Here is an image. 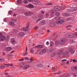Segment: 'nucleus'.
<instances>
[{
	"label": "nucleus",
	"mask_w": 77,
	"mask_h": 77,
	"mask_svg": "<svg viewBox=\"0 0 77 77\" xmlns=\"http://www.w3.org/2000/svg\"><path fill=\"white\" fill-rule=\"evenodd\" d=\"M73 62H77V60H76L74 59H73Z\"/></svg>",
	"instance_id": "09e8293b"
},
{
	"label": "nucleus",
	"mask_w": 77,
	"mask_h": 77,
	"mask_svg": "<svg viewBox=\"0 0 77 77\" xmlns=\"http://www.w3.org/2000/svg\"><path fill=\"white\" fill-rule=\"evenodd\" d=\"M7 67H8V65H9V66H12V64H7Z\"/></svg>",
	"instance_id": "864d4df0"
},
{
	"label": "nucleus",
	"mask_w": 77,
	"mask_h": 77,
	"mask_svg": "<svg viewBox=\"0 0 77 77\" xmlns=\"http://www.w3.org/2000/svg\"><path fill=\"white\" fill-rule=\"evenodd\" d=\"M65 39H66L65 38H63L61 40V42L60 41V45H63V44H65Z\"/></svg>",
	"instance_id": "1a4fd4ad"
},
{
	"label": "nucleus",
	"mask_w": 77,
	"mask_h": 77,
	"mask_svg": "<svg viewBox=\"0 0 77 77\" xmlns=\"http://www.w3.org/2000/svg\"><path fill=\"white\" fill-rule=\"evenodd\" d=\"M10 24L11 25V26H14V23L12 22L11 21L10 22Z\"/></svg>",
	"instance_id": "a878e982"
},
{
	"label": "nucleus",
	"mask_w": 77,
	"mask_h": 77,
	"mask_svg": "<svg viewBox=\"0 0 77 77\" xmlns=\"http://www.w3.org/2000/svg\"><path fill=\"white\" fill-rule=\"evenodd\" d=\"M74 69H75L76 70V71H77V66L75 67Z\"/></svg>",
	"instance_id": "338daca9"
},
{
	"label": "nucleus",
	"mask_w": 77,
	"mask_h": 77,
	"mask_svg": "<svg viewBox=\"0 0 77 77\" xmlns=\"http://www.w3.org/2000/svg\"><path fill=\"white\" fill-rule=\"evenodd\" d=\"M33 14L32 12H27L25 13V15L27 17H29L30 15H32Z\"/></svg>",
	"instance_id": "39448f33"
},
{
	"label": "nucleus",
	"mask_w": 77,
	"mask_h": 77,
	"mask_svg": "<svg viewBox=\"0 0 77 77\" xmlns=\"http://www.w3.org/2000/svg\"><path fill=\"white\" fill-rule=\"evenodd\" d=\"M5 66L4 65H2L0 66V68L3 69L5 68Z\"/></svg>",
	"instance_id": "e433bc0d"
},
{
	"label": "nucleus",
	"mask_w": 77,
	"mask_h": 77,
	"mask_svg": "<svg viewBox=\"0 0 77 77\" xmlns=\"http://www.w3.org/2000/svg\"><path fill=\"white\" fill-rule=\"evenodd\" d=\"M5 39H6V37L4 35H2V36L0 37V41L1 42L5 41Z\"/></svg>",
	"instance_id": "0eeeda50"
},
{
	"label": "nucleus",
	"mask_w": 77,
	"mask_h": 77,
	"mask_svg": "<svg viewBox=\"0 0 77 77\" xmlns=\"http://www.w3.org/2000/svg\"><path fill=\"white\" fill-rule=\"evenodd\" d=\"M73 10H74V11H77V8H73Z\"/></svg>",
	"instance_id": "de8ad7c7"
},
{
	"label": "nucleus",
	"mask_w": 77,
	"mask_h": 77,
	"mask_svg": "<svg viewBox=\"0 0 77 77\" xmlns=\"http://www.w3.org/2000/svg\"><path fill=\"white\" fill-rule=\"evenodd\" d=\"M54 10H52L51 11V13H53L54 14L56 11H60L61 9H62V8L60 6L55 7L54 8Z\"/></svg>",
	"instance_id": "7ed1b4c3"
},
{
	"label": "nucleus",
	"mask_w": 77,
	"mask_h": 77,
	"mask_svg": "<svg viewBox=\"0 0 77 77\" xmlns=\"http://www.w3.org/2000/svg\"><path fill=\"white\" fill-rule=\"evenodd\" d=\"M71 71H74V67H72L71 68Z\"/></svg>",
	"instance_id": "603ef678"
},
{
	"label": "nucleus",
	"mask_w": 77,
	"mask_h": 77,
	"mask_svg": "<svg viewBox=\"0 0 77 77\" xmlns=\"http://www.w3.org/2000/svg\"><path fill=\"white\" fill-rule=\"evenodd\" d=\"M26 51H27V47H26ZM27 54H28V52H26L25 54H23V55L24 56H26V55H27Z\"/></svg>",
	"instance_id": "6ab92c4d"
},
{
	"label": "nucleus",
	"mask_w": 77,
	"mask_h": 77,
	"mask_svg": "<svg viewBox=\"0 0 77 77\" xmlns=\"http://www.w3.org/2000/svg\"><path fill=\"white\" fill-rule=\"evenodd\" d=\"M12 50V48L10 47H6L4 48V51H6V52L10 51H11Z\"/></svg>",
	"instance_id": "423d86ee"
},
{
	"label": "nucleus",
	"mask_w": 77,
	"mask_h": 77,
	"mask_svg": "<svg viewBox=\"0 0 77 77\" xmlns=\"http://www.w3.org/2000/svg\"><path fill=\"white\" fill-rule=\"evenodd\" d=\"M29 2L28 0H24L23 3L24 4H27Z\"/></svg>",
	"instance_id": "4be33fe9"
},
{
	"label": "nucleus",
	"mask_w": 77,
	"mask_h": 77,
	"mask_svg": "<svg viewBox=\"0 0 77 77\" xmlns=\"http://www.w3.org/2000/svg\"><path fill=\"white\" fill-rule=\"evenodd\" d=\"M13 32H17V30L16 29H13Z\"/></svg>",
	"instance_id": "3c124183"
},
{
	"label": "nucleus",
	"mask_w": 77,
	"mask_h": 77,
	"mask_svg": "<svg viewBox=\"0 0 77 77\" xmlns=\"http://www.w3.org/2000/svg\"><path fill=\"white\" fill-rule=\"evenodd\" d=\"M17 15V14H14L13 15V17H16Z\"/></svg>",
	"instance_id": "bf43d9fd"
},
{
	"label": "nucleus",
	"mask_w": 77,
	"mask_h": 77,
	"mask_svg": "<svg viewBox=\"0 0 77 77\" xmlns=\"http://www.w3.org/2000/svg\"><path fill=\"white\" fill-rule=\"evenodd\" d=\"M68 51L69 52H71V54H74V51L72 50V48H69L68 49Z\"/></svg>",
	"instance_id": "9b49d317"
},
{
	"label": "nucleus",
	"mask_w": 77,
	"mask_h": 77,
	"mask_svg": "<svg viewBox=\"0 0 77 77\" xmlns=\"http://www.w3.org/2000/svg\"><path fill=\"white\" fill-rule=\"evenodd\" d=\"M41 23L42 25H45V21L44 20H42V21Z\"/></svg>",
	"instance_id": "393cba45"
},
{
	"label": "nucleus",
	"mask_w": 77,
	"mask_h": 77,
	"mask_svg": "<svg viewBox=\"0 0 77 77\" xmlns=\"http://www.w3.org/2000/svg\"><path fill=\"white\" fill-rule=\"evenodd\" d=\"M29 26H30V23H27L26 26V29H27V28H28V27H29Z\"/></svg>",
	"instance_id": "7c9ffc66"
},
{
	"label": "nucleus",
	"mask_w": 77,
	"mask_h": 77,
	"mask_svg": "<svg viewBox=\"0 0 77 77\" xmlns=\"http://www.w3.org/2000/svg\"><path fill=\"white\" fill-rule=\"evenodd\" d=\"M38 26H36L34 28L35 29V30H37V29H38Z\"/></svg>",
	"instance_id": "79ce46f5"
},
{
	"label": "nucleus",
	"mask_w": 77,
	"mask_h": 77,
	"mask_svg": "<svg viewBox=\"0 0 77 77\" xmlns=\"http://www.w3.org/2000/svg\"><path fill=\"white\" fill-rule=\"evenodd\" d=\"M49 42H47L46 43V45H49Z\"/></svg>",
	"instance_id": "5fc2aeb1"
},
{
	"label": "nucleus",
	"mask_w": 77,
	"mask_h": 77,
	"mask_svg": "<svg viewBox=\"0 0 77 77\" xmlns=\"http://www.w3.org/2000/svg\"><path fill=\"white\" fill-rule=\"evenodd\" d=\"M28 7L29 8H34L33 5L32 4H29L28 5Z\"/></svg>",
	"instance_id": "4468645a"
},
{
	"label": "nucleus",
	"mask_w": 77,
	"mask_h": 77,
	"mask_svg": "<svg viewBox=\"0 0 77 77\" xmlns=\"http://www.w3.org/2000/svg\"><path fill=\"white\" fill-rule=\"evenodd\" d=\"M53 69L52 71L53 72H54V71H56L57 70V69L56 68L52 67Z\"/></svg>",
	"instance_id": "2f4dec72"
},
{
	"label": "nucleus",
	"mask_w": 77,
	"mask_h": 77,
	"mask_svg": "<svg viewBox=\"0 0 77 77\" xmlns=\"http://www.w3.org/2000/svg\"><path fill=\"white\" fill-rule=\"evenodd\" d=\"M49 15H50V14H49L48 13H46V17H49Z\"/></svg>",
	"instance_id": "c03bdc74"
},
{
	"label": "nucleus",
	"mask_w": 77,
	"mask_h": 77,
	"mask_svg": "<svg viewBox=\"0 0 77 77\" xmlns=\"http://www.w3.org/2000/svg\"><path fill=\"white\" fill-rule=\"evenodd\" d=\"M19 67H20V68H23V67H25V69H27V68H29V67H30V65H27L26 63H23L20 64Z\"/></svg>",
	"instance_id": "20e7f679"
},
{
	"label": "nucleus",
	"mask_w": 77,
	"mask_h": 77,
	"mask_svg": "<svg viewBox=\"0 0 77 77\" xmlns=\"http://www.w3.org/2000/svg\"><path fill=\"white\" fill-rule=\"evenodd\" d=\"M51 17H54V14H52L50 15Z\"/></svg>",
	"instance_id": "49530a36"
},
{
	"label": "nucleus",
	"mask_w": 77,
	"mask_h": 77,
	"mask_svg": "<svg viewBox=\"0 0 77 77\" xmlns=\"http://www.w3.org/2000/svg\"><path fill=\"white\" fill-rule=\"evenodd\" d=\"M23 60H24V59L23 58L19 60V61H23Z\"/></svg>",
	"instance_id": "4d7b16f0"
},
{
	"label": "nucleus",
	"mask_w": 77,
	"mask_h": 77,
	"mask_svg": "<svg viewBox=\"0 0 77 77\" xmlns=\"http://www.w3.org/2000/svg\"><path fill=\"white\" fill-rule=\"evenodd\" d=\"M5 60V58L3 57L0 58V62H2V61Z\"/></svg>",
	"instance_id": "cd10ccee"
},
{
	"label": "nucleus",
	"mask_w": 77,
	"mask_h": 77,
	"mask_svg": "<svg viewBox=\"0 0 77 77\" xmlns=\"http://www.w3.org/2000/svg\"><path fill=\"white\" fill-rule=\"evenodd\" d=\"M7 57H12L13 56V55L12 54H8L7 55Z\"/></svg>",
	"instance_id": "473e14b6"
},
{
	"label": "nucleus",
	"mask_w": 77,
	"mask_h": 77,
	"mask_svg": "<svg viewBox=\"0 0 77 77\" xmlns=\"http://www.w3.org/2000/svg\"><path fill=\"white\" fill-rule=\"evenodd\" d=\"M61 73H62V72L61 71H59L58 72V74H61Z\"/></svg>",
	"instance_id": "680f3d73"
},
{
	"label": "nucleus",
	"mask_w": 77,
	"mask_h": 77,
	"mask_svg": "<svg viewBox=\"0 0 77 77\" xmlns=\"http://www.w3.org/2000/svg\"><path fill=\"white\" fill-rule=\"evenodd\" d=\"M6 77H12V76L8 75L6 76Z\"/></svg>",
	"instance_id": "774afa93"
},
{
	"label": "nucleus",
	"mask_w": 77,
	"mask_h": 77,
	"mask_svg": "<svg viewBox=\"0 0 77 77\" xmlns=\"http://www.w3.org/2000/svg\"><path fill=\"white\" fill-rule=\"evenodd\" d=\"M64 16H65V17H68V16H69L70 15V14H66L65 13L64 15H63Z\"/></svg>",
	"instance_id": "c85d7f7f"
},
{
	"label": "nucleus",
	"mask_w": 77,
	"mask_h": 77,
	"mask_svg": "<svg viewBox=\"0 0 77 77\" xmlns=\"http://www.w3.org/2000/svg\"><path fill=\"white\" fill-rule=\"evenodd\" d=\"M4 21H5V22H6L7 21V19L5 18L4 19Z\"/></svg>",
	"instance_id": "13d9d810"
},
{
	"label": "nucleus",
	"mask_w": 77,
	"mask_h": 77,
	"mask_svg": "<svg viewBox=\"0 0 77 77\" xmlns=\"http://www.w3.org/2000/svg\"><path fill=\"white\" fill-rule=\"evenodd\" d=\"M41 13L42 14H44V13H45V12H44V11H41Z\"/></svg>",
	"instance_id": "69168bd1"
},
{
	"label": "nucleus",
	"mask_w": 77,
	"mask_h": 77,
	"mask_svg": "<svg viewBox=\"0 0 77 77\" xmlns=\"http://www.w3.org/2000/svg\"><path fill=\"white\" fill-rule=\"evenodd\" d=\"M72 27V26L71 25H69V26H66V28H67V30H69V27Z\"/></svg>",
	"instance_id": "a211bd4d"
},
{
	"label": "nucleus",
	"mask_w": 77,
	"mask_h": 77,
	"mask_svg": "<svg viewBox=\"0 0 77 77\" xmlns=\"http://www.w3.org/2000/svg\"><path fill=\"white\" fill-rule=\"evenodd\" d=\"M64 62V63H62L61 64L62 65H65V62Z\"/></svg>",
	"instance_id": "0e129e2a"
},
{
	"label": "nucleus",
	"mask_w": 77,
	"mask_h": 77,
	"mask_svg": "<svg viewBox=\"0 0 77 77\" xmlns=\"http://www.w3.org/2000/svg\"><path fill=\"white\" fill-rule=\"evenodd\" d=\"M55 15H57V16H58L60 15V13L59 12H57L56 13Z\"/></svg>",
	"instance_id": "c9c22d12"
},
{
	"label": "nucleus",
	"mask_w": 77,
	"mask_h": 77,
	"mask_svg": "<svg viewBox=\"0 0 77 77\" xmlns=\"http://www.w3.org/2000/svg\"><path fill=\"white\" fill-rule=\"evenodd\" d=\"M11 20H13V21L15 23H16L17 21V19H16L15 18H12L11 19Z\"/></svg>",
	"instance_id": "5701e85b"
},
{
	"label": "nucleus",
	"mask_w": 77,
	"mask_h": 77,
	"mask_svg": "<svg viewBox=\"0 0 77 77\" xmlns=\"http://www.w3.org/2000/svg\"><path fill=\"white\" fill-rule=\"evenodd\" d=\"M31 53H33L34 52V51L33 50V49H31Z\"/></svg>",
	"instance_id": "8fccbe9b"
},
{
	"label": "nucleus",
	"mask_w": 77,
	"mask_h": 77,
	"mask_svg": "<svg viewBox=\"0 0 77 77\" xmlns=\"http://www.w3.org/2000/svg\"><path fill=\"white\" fill-rule=\"evenodd\" d=\"M68 53H69V52L67 51H61L60 52H58L57 54L58 55L61 56V57H63Z\"/></svg>",
	"instance_id": "f03ea898"
},
{
	"label": "nucleus",
	"mask_w": 77,
	"mask_h": 77,
	"mask_svg": "<svg viewBox=\"0 0 77 77\" xmlns=\"http://www.w3.org/2000/svg\"><path fill=\"white\" fill-rule=\"evenodd\" d=\"M66 59H63L62 60V62H63V61H66Z\"/></svg>",
	"instance_id": "e2e57ef3"
},
{
	"label": "nucleus",
	"mask_w": 77,
	"mask_h": 77,
	"mask_svg": "<svg viewBox=\"0 0 77 77\" xmlns=\"http://www.w3.org/2000/svg\"><path fill=\"white\" fill-rule=\"evenodd\" d=\"M67 37L69 38H72V37H73V36L72 34H71L70 35H67Z\"/></svg>",
	"instance_id": "412c9836"
},
{
	"label": "nucleus",
	"mask_w": 77,
	"mask_h": 77,
	"mask_svg": "<svg viewBox=\"0 0 77 77\" xmlns=\"http://www.w3.org/2000/svg\"><path fill=\"white\" fill-rule=\"evenodd\" d=\"M74 8H72L71 10H70V12H74V10H73Z\"/></svg>",
	"instance_id": "ea45409f"
},
{
	"label": "nucleus",
	"mask_w": 77,
	"mask_h": 77,
	"mask_svg": "<svg viewBox=\"0 0 77 77\" xmlns=\"http://www.w3.org/2000/svg\"><path fill=\"white\" fill-rule=\"evenodd\" d=\"M21 30L22 31H29V29L28 28H23L21 29Z\"/></svg>",
	"instance_id": "ddd939ff"
},
{
	"label": "nucleus",
	"mask_w": 77,
	"mask_h": 77,
	"mask_svg": "<svg viewBox=\"0 0 77 77\" xmlns=\"http://www.w3.org/2000/svg\"><path fill=\"white\" fill-rule=\"evenodd\" d=\"M44 47V46L42 45H38L35 47L34 48H42Z\"/></svg>",
	"instance_id": "9d476101"
},
{
	"label": "nucleus",
	"mask_w": 77,
	"mask_h": 77,
	"mask_svg": "<svg viewBox=\"0 0 77 77\" xmlns=\"http://www.w3.org/2000/svg\"><path fill=\"white\" fill-rule=\"evenodd\" d=\"M70 43H71V44H72V43H74V41H73V40H70Z\"/></svg>",
	"instance_id": "6e6d98bb"
},
{
	"label": "nucleus",
	"mask_w": 77,
	"mask_h": 77,
	"mask_svg": "<svg viewBox=\"0 0 77 77\" xmlns=\"http://www.w3.org/2000/svg\"><path fill=\"white\" fill-rule=\"evenodd\" d=\"M42 51L43 53H45L47 51V50H46V49L44 48L42 50Z\"/></svg>",
	"instance_id": "bb28decb"
},
{
	"label": "nucleus",
	"mask_w": 77,
	"mask_h": 77,
	"mask_svg": "<svg viewBox=\"0 0 77 77\" xmlns=\"http://www.w3.org/2000/svg\"><path fill=\"white\" fill-rule=\"evenodd\" d=\"M56 55V53H54V52H53L52 53L51 56L52 57H54Z\"/></svg>",
	"instance_id": "aec40b11"
},
{
	"label": "nucleus",
	"mask_w": 77,
	"mask_h": 77,
	"mask_svg": "<svg viewBox=\"0 0 77 77\" xmlns=\"http://www.w3.org/2000/svg\"><path fill=\"white\" fill-rule=\"evenodd\" d=\"M73 35H74V36H76V37H77V32H75L73 33Z\"/></svg>",
	"instance_id": "58836bf2"
},
{
	"label": "nucleus",
	"mask_w": 77,
	"mask_h": 77,
	"mask_svg": "<svg viewBox=\"0 0 77 77\" xmlns=\"http://www.w3.org/2000/svg\"><path fill=\"white\" fill-rule=\"evenodd\" d=\"M29 60L30 61V62H32V61H33V59H32V58H31L29 59Z\"/></svg>",
	"instance_id": "052dcab7"
},
{
	"label": "nucleus",
	"mask_w": 77,
	"mask_h": 77,
	"mask_svg": "<svg viewBox=\"0 0 77 77\" xmlns=\"http://www.w3.org/2000/svg\"><path fill=\"white\" fill-rule=\"evenodd\" d=\"M9 14H12V11H10L8 12Z\"/></svg>",
	"instance_id": "4c0bfd02"
},
{
	"label": "nucleus",
	"mask_w": 77,
	"mask_h": 77,
	"mask_svg": "<svg viewBox=\"0 0 77 77\" xmlns=\"http://www.w3.org/2000/svg\"><path fill=\"white\" fill-rule=\"evenodd\" d=\"M17 3H18L19 5H20L23 3V1L21 0H18L17 1Z\"/></svg>",
	"instance_id": "dca6fc26"
},
{
	"label": "nucleus",
	"mask_w": 77,
	"mask_h": 77,
	"mask_svg": "<svg viewBox=\"0 0 77 77\" xmlns=\"http://www.w3.org/2000/svg\"><path fill=\"white\" fill-rule=\"evenodd\" d=\"M43 17V15H42V14H40L38 15V18H42Z\"/></svg>",
	"instance_id": "72a5a7b5"
},
{
	"label": "nucleus",
	"mask_w": 77,
	"mask_h": 77,
	"mask_svg": "<svg viewBox=\"0 0 77 77\" xmlns=\"http://www.w3.org/2000/svg\"><path fill=\"white\" fill-rule=\"evenodd\" d=\"M53 3H48L46 4L47 5H51Z\"/></svg>",
	"instance_id": "37998d69"
},
{
	"label": "nucleus",
	"mask_w": 77,
	"mask_h": 77,
	"mask_svg": "<svg viewBox=\"0 0 77 77\" xmlns=\"http://www.w3.org/2000/svg\"><path fill=\"white\" fill-rule=\"evenodd\" d=\"M55 26V24L53 22H51L50 24V27H53Z\"/></svg>",
	"instance_id": "2eb2a0df"
},
{
	"label": "nucleus",
	"mask_w": 77,
	"mask_h": 77,
	"mask_svg": "<svg viewBox=\"0 0 77 77\" xmlns=\"http://www.w3.org/2000/svg\"><path fill=\"white\" fill-rule=\"evenodd\" d=\"M28 2L30 3H32V2H33V0H28Z\"/></svg>",
	"instance_id": "a18cd8bd"
},
{
	"label": "nucleus",
	"mask_w": 77,
	"mask_h": 77,
	"mask_svg": "<svg viewBox=\"0 0 77 77\" xmlns=\"http://www.w3.org/2000/svg\"><path fill=\"white\" fill-rule=\"evenodd\" d=\"M11 41L12 44H15V40L14 38H11Z\"/></svg>",
	"instance_id": "f8f14e48"
},
{
	"label": "nucleus",
	"mask_w": 77,
	"mask_h": 77,
	"mask_svg": "<svg viewBox=\"0 0 77 77\" xmlns=\"http://www.w3.org/2000/svg\"><path fill=\"white\" fill-rule=\"evenodd\" d=\"M24 35V33L23 32H21L18 34L17 36L20 38L21 37V36H23Z\"/></svg>",
	"instance_id": "6e6552de"
},
{
	"label": "nucleus",
	"mask_w": 77,
	"mask_h": 77,
	"mask_svg": "<svg viewBox=\"0 0 77 77\" xmlns=\"http://www.w3.org/2000/svg\"><path fill=\"white\" fill-rule=\"evenodd\" d=\"M44 54V53L43 52H42V51H41L38 54H39V55H41V54Z\"/></svg>",
	"instance_id": "a19ab883"
},
{
	"label": "nucleus",
	"mask_w": 77,
	"mask_h": 77,
	"mask_svg": "<svg viewBox=\"0 0 77 77\" xmlns=\"http://www.w3.org/2000/svg\"><path fill=\"white\" fill-rule=\"evenodd\" d=\"M60 17L58 16H57L55 17V20H56V23L58 25L62 24L64 22L63 20H60Z\"/></svg>",
	"instance_id": "f257e3e1"
},
{
	"label": "nucleus",
	"mask_w": 77,
	"mask_h": 77,
	"mask_svg": "<svg viewBox=\"0 0 77 77\" xmlns=\"http://www.w3.org/2000/svg\"><path fill=\"white\" fill-rule=\"evenodd\" d=\"M55 45H58V44H60V41H57L55 43Z\"/></svg>",
	"instance_id": "b1692460"
},
{
	"label": "nucleus",
	"mask_w": 77,
	"mask_h": 77,
	"mask_svg": "<svg viewBox=\"0 0 77 77\" xmlns=\"http://www.w3.org/2000/svg\"><path fill=\"white\" fill-rule=\"evenodd\" d=\"M34 2L36 3H39L40 2L39 1H38L37 0H34Z\"/></svg>",
	"instance_id": "f704fd0d"
},
{
	"label": "nucleus",
	"mask_w": 77,
	"mask_h": 77,
	"mask_svg": "<svg viewBox=\"0 0 77 77\" xmlns=\"http://www.w3.org/2000/svg\"><path fill=\"white\" fill-rule=\"evenodd\" d=\"M66 77V74H63L61 75L59 77Z\"/></svg>",
	"instance_id": "c756f323"
},
{
	"label": "nucleus",
	"mask_w": 77,
	"mask_h": 77,
	"mask_svg": "<svg viewBox=\"0 0 77 77\" xmlns=\"http://www.w3.org/2000/svg\"><path fill=\"white\" fill-rule=\"evenodd\" d=\"M54 45V43L53 42H51L50 46L51 47H53Z\"/></svg>",
	"instance_id": "f3484780"
}]
</instances>
